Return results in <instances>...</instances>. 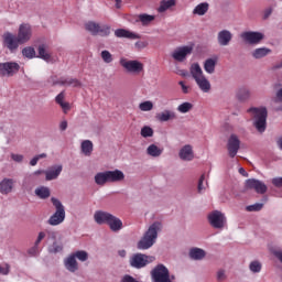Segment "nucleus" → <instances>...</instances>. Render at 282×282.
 I'll return each mask as SVG.
<instances>
[{
	"mask_svg": "<svg viewBox=\"0 0 282 282\" xmlns=\"http://www.w3.org/2000/svg\"><path fill=\"white\" fill-rule=\"evenodd\" d=\"M162 230V223L155 221L153 223L143 237L138 241L137 248L138 250H149V248H153L155 241H158V232Z\"/></svg>",
	"mask_w": 282,
	"mask_h": 282,
	"instance_id": "1",
	"label": "nucleus"
},
{
	"mask_svg": "<svg viewBox=\"0 0 282 282\" xmlns=\"http://www.w3.org/2000/svg\"><path fill=\"white\" fill-rule=\"evenodd\" d=\"M191 76L194 78L198 89L203 91V94H210L213 86L210 85V80L204 75V70H202V66L198 63H194L189 68Z\"/></svg>",
	"mask_w": 282,
	"mask_h": 282,
	"instance_id": "2",
	"label": "nucleus"
},
{
	"mask_svg": "<svg viewBox=\"0 0 282 282\" xmlns=\"http://www.w3.org/2000/svg\"><path fill=\"white\" fill-rule=\"evenodd\" d=\"M124 173L120 170L99 172L95 175V183L98 186H105L107 183L122 182Z\"/></svg>",
	"mask_w": 282,
	"mask_h": 282,
	"instance_id": "3",
	"label": "nucleus"
},
{
	"mask_svg": "<svg viewBox=\"0 0 282 282\" xmlns=\"http://www.w3.org/2000/svg\"><path fill=\"white\" fill-rule=\"evenodd\" d=\"M248 113H250L257 131H259V133H263L267 127L268 109H265V107L250 108Z\"/></svg>",
	"mask_w": 282,
	"mask_h": 282,
	"instance_id": "4",
	"label": "nucleus"
},
{
	"mask_svg": "<svg viewBox=\"0 0 282 282\" xmlns=\"http://www.w3.org/2000/svg\"><path fill=\"white\" fill-rule=\"evenodd\" d=\"M51 202L53 206H55L56 212L50 217L47 220V224L50 226H59V224H63L65 221V207L61 203V200L56 198H51Z\"/></svg>",
	"mask_w": 282,
	"mask_h": 282,
	"instance_id": "5",
	"label": "nucleus"
},
{
	"mask_svg": "<svg viewBox=\"0 0 282 282\" xmlns=\"http://www.w3.org/2000/svg\"><path fill=\"white\" fill-rule=\"evenodd\" d=\"M120 65L128 74H133L134 76H140L144 72V64L138 59L121 58Z\"/></svg>",
	"mask_w": 282,
	"mask_h": 282,
	"instance_id": "6",
	"label": "nucleus"
},
{
	"mask_svg": "<svg viewBox=\"0 0 282 282\" xmlns=\"http://www.w3.org/2000/svg\"><path fill=\"white\" fill-rule=\"evenodd\" d=\"M152 279L155 282H173L175 281V275H171L164 264H159L152 270Z\"/></svg>",
	"mask_w": 282,
	"mask_h": 282,
	"instance_id": "7",
	"label": "nucleus"
},
{
	"mask_svg": "<svg viewBox=\"0 0 282 282\" xmlns=\"http://www.w3.org/2000/svg\"><path fill=\"white\" fill-rule=\"evenodd\" d=\"M153 261H155V257L153 256L135 253L130 258V265L131 268L140 270L142 268H145V265H149V263H153Z\"/></svg>",
	"mask_w": 282,
	"mask_h": 282,
	"instance_id": "8",
	"label": "nucleus"
},
{
	"mask_svg": "<svg viewBox=\"0 0 282 282\" xmlns=\"http://www.w3.org/2000/svg\"><path fill=\"white\" fill-rule=\"evenodd\" d=\"M85 30L95 36L96 34H100L101 36H109L111 34V28L109 25H100L94 21L87 22Z\"/></svg>",
	"mask_w": 282,
	"mask_h": 282,
	"instance_id": "9",
	"label": "nucleus"
},
{
	"mask_svg": "<svg viewBox=\"0 0 282 282\" xmlns=\"http://www.w3.org/2000/svg\"><path fill=\"white\" fill-rule=\"evenodd\" d=\"M19 69H21V66L17 62L0 63V76L10 78L14 76V74H18Z\"/></svg>",
	"mask_w": 282,
	"mask_h": 282,
	"instance_id": "10",
	"label": "nucleus"
},
{
	"mask_svg": "<svg viewBox=\"0 0 282 282\" xmlns=\"http://www.w3.org/2000/svg\"><path fill=\"white\" fill-rule=\"evenodd\" d=\"M208 221L213 228L221 230L226 226V216L219 210H214L208 215Z\"/></svg>",
	"mask_w": 282,
	"mask_h": 282,
	"instance_id": "11",
	"label": "nucleus"
},
{
	"mask_svg": "<svg viewBox=\"0 0 282 282\" xmlns=\"http://www.w3.org/2000/svg\"><path fill=\"white\" fill-rule=\"evenodd\" d=\"M193 54V46H180L172 52V58L176 63H184V61Z\"/></svg>",
	"mask_w": 282,
	"mask_h": 282,
	"instance_id": "12",
	"label": "nucleus"
},
{
	"mask_svg": "<svg viewBox=\"0 0 282 282\" xmlns=\"http://www.w3.org/2000/svg\"><path fill=\"white\" fill-rule=\"evenodd\" d=\"M240 37L242 39V41H245L246 43H249L250 45H257L261 43V41H263V33L247 31V32H242L240 34Z\"/></svg>",
	"mask_w": 282,
	"mask_h": 282,
	"instance_id": "13",
	"label": "nucleus"
},
{
	"mask_svg": "<svg viewBox=\"0 0 282 282\" xmlns=\"http://www.w3.org/2000/svg\"><path fill=\"white\" fill-rule=\"evenodd\" d=\"M246 188H249L250 191H256L259 195H264V193H268V186L265 183L254 180V178H249L246 181Z\"/></svg>",
	"mask_w": 282,
	"mask_h": 282,
	"instance_id": "14",
	"label": "nucleus"
},
{
	"mask_svg": "<svg viewBox=\"0 0 282 282\" xmlns=\"http://www.w3.org/2000/svg\"><path fill=\"white\" fill-rule=\"evenodd\" d=\"M241 141L237 134H231L227 141V151L230 158H235L239 153Z\"/></svg>",
	"mask_w": 282,
	"mask_h": 282,
	"instance_id": "15",
	"label": "nucleus"
},
{
	"mask_svg": "<svg viewBox=\"0 0 282 282\" xmlns=\"http://www.w3.org/2000/svg\"><path fill=\"white\" fill-rule=\"evenodd\" d=\"M3 41H4V45L6 47H8V50H10V52H14V50L19 48V45H23V43H21V41H19V36L7 32L3 34Z\"/></svg>",
	"mask_w": 282,
	"mask_h": 282,
	"instance_id": "16",
	"label": "nucleus"
},
{
	"mask_svg": "<svg viewBox=\"0 0 282 282\" xmlns=\"http://www.w3.org/2000/svg\"><path fill=\"white\" fill-rule=\"evenodd\" d=\"M20 43H28L32 39V26L30 24H21L18 31Z\"/></svg>",
	"mask_w": 282,
	"mask_h": 282,
	"instance_id": "17",
	"label": "nucleus"
},
{
	"mask_svg": "<svg viewBox=\"0 0 282 282\" xmlns=\"http://www.w3.org/2000/svg\"><path fill=\"white\" fill-rule=\"evenodd\" d=\"M217 41H218V45H220V47H226V46L230 45V42L232 41V32H230L228 30H221L217 34Z\"/></svg>",
	"mask_w": 282,
	"mask_h": 282,
	"instance_id": "18",
	"label": "nucleus"
},
{
	"mask_svg": "<svg viewBox=\"0 0 282 282\" xmlns=\"http://www.w3.org/2000/svg\"><path fill=\"white\" fill-rule=\"evenodd\" d=\"M178 158H181L184 162H193V160H195L193 147L189 144L184 145L178 152Z\"/></svg>",
	"mask_w": 282,
	"mask_h": 282,
	"instance_id": "19",
	"label": "nucleus"
},
{
	"mask_svg": "<svg viewBox=\"0 0 282 282\" xmlns=\"http://www.w3.org/2000/svg\"><path fill=\"white\" fill-rule=\"evenodd\" d=\"M155 118L159 122H169L170 120H177V113L173 110L165 109L156 113Z\"/></svg>",
	"mask_w": 282,
	"mask_h": 282,
	"instance_id": "20",
	"label": "nucleus"
},
{
	"mask_svg": "<svg viewBox=\"0 0 282 282\" xmlns=\"http://www.w3.org/2000/svg\"><path fill=\"white\" fill-rule=\"evenodd\" d=\"M61 173H63V165H54L44 172L47 182H52V180H57Z\"/></svg>",
	"mask_w": 282,
	"mask_h": 282,
	"instance_id": "21",
	"label": "nucleus"
},
{
	"mask_svg": "<svg viewBox=\"0 0 282 282\" xmlns=\"http://www.w3.org/2000/svg\"><path fill=\"white\" fill-rule=\"evenodd\" d=\"M111 216L112 214H109L108 212L97 210L94 214V219L96 224H99L100 226H102V224L109 223V220L111 219Z\"/></svg>",
	"mask_w": 282,
	"mask_h": 282,
	"instance_id": "22",
	"label": "nucleus"
},
{
	"mask_svg": "<svg viewBox=\"0 0 282 282\" xmlns=\"http://www.w3.org/2000/svg\"><path fill=\"white\" fill-rule=\"evenodd\" d=\"M39 58H42V61H46V63H50L52 61V54H50V46L47 44H41L37 47Z\"/></svg>",
	"mask_w": 282,
	"mask_h": 282,
	"instance_id": "23",
	"label": "nucleus"
},
{
	"mask_svg": "<svg viewBox=\"0 0 282 282\" xmlns=\"http://www.w3.org/2000/svg\"><path fill=\"white\" fill-rule=\"evenodd\" d=\"M107 226H109L112 232H120V229L122 228V220L112 215L110 216V220H108Z\"/></svg>",
	"mask_w": 282,
	"mask_h": 282,
	"instance_id": "24",
	"label": "nucleus"
},
{
	"mask_svg": "<svg viewBox=\"0 0 282 282\" xmlns=\"http://www.w3.org/2000/svg\"><path fill=\"white\" fill-rule=\"evenodd\" d=\"M270 54H272V50L268 47H260L252 51L251 56L259 61L261 58H265V56H270Z\"/></svg>",
	"mask_w": 282,
	"mask_h": 282,
	"instance_id": "25",
	"label": "nucleus"
},
{
	"mask_svg": "<svg viewBox=\"0 0 282 282\" xmlns=\"http://www.w3.org/2000/svg\"><path fill=\"white\" fill-rule=\"evenodd\" d=\"M80 151L83 155L89 158L94 153V142L90 140H84L80 144Z\"/></svg>",
	"mask_w": 282,
	"mask_h": 282,
	"instance_id": "26",
	"label": "nucleus"
},
{
	"mask_svg": "<svg viewBox=\"0 0 282 282\" xmlns=\"http://www.w3.org/2000/svg\"><path fill=\"white\" fill-rule=\"evenodd\" d=\"M115 36H117V39H132V40L140 39V36H138V34H135L131 31L124 30V29L116 30Z\"/></svg>",
	"mask_w": 282,
	"mask_h": 282,
	"instance_id": "27",
	"label": "nucleus"
},
{
	"mask_svg": "<svg viewBox=\"0 0 282 282\" xmlns=\"http://www.w3.org/2000/svg\"><path fill=\"white\" fill-rule=\"evenodd\" d=\"M162 153H164V148H160L154 143L147 148V155H150V158H160Z\"/></svg>",
	"mask_w": 282,
	"mask_h": 282,
	"instance_id": "28",
	"label": "nucleus"
},
{
	"mask_svg": "<svg viewBox=\"0 0 282 282\" xmlns=\"http://www.w3.org/2000/svg\"><path fill=\"white\" fill-rule=\"evenodd\" d=\"M64 265L68 272H76V270H78V262L76 261L74 254L65 259Z\"/></svg>",
	"mask_w": 282,
	"mask_h": 282,
	"instance_id": "29",
	"label": "nucleus"
},
{
	"mask_svg": "<svg viewBox=\"0 0 282 282\" xmlns=\"http://www.w3.org/2000/svg\"><path fill=\"white\" fill-rule=\"evenodd\" d=\"M217 57L207 58L204 62V69L207 74H215V67H217Z\"/></svg>",
	"mask_w": 282,
	"mask_h": 282,
	"instance_id": "30",
	"label": "nucleus"
},
{
	"mask_svg": "<svg viewBox=\"0 0 282 282\" xmlns=\"http://www.w3.org/2000/svg\"><path fill=\"white\" fill-rule=\"evenodd\" d=\"M55 85H64L65 87H80V80L76 78H62Z\"/></svg>",
	"mask_w": 282,
	"mask_h": 282,
	"instance_id": "31",
	"label": "nucleus"
},
{
	"mask_svg": "<svg viewBox=\"0 0 282 282\" xmlns=\"http://www.w3.org/2000/svg\"><path fill=\"white\" fill-rule=\"evenodd\" d=\"M55 102H57V105H59L62 107L64 113H67V111H69V109H70L69 102L65 101V93L64 91L59 93L56 96Z\"/></svg>",
	"mask_w": 282,
	"mask_h": 282,
	"instance_id": "32",
	"label": "nucleus"
},
{
	"mask_svg": "<svg viewBox=\"0 0 282 282\" xmlns=\"http://www.w3.org/2000/svg\"><path fill=\"white\" fill-rule=\"evenodd\" d=\"M12 186H13L12 180L4 178L0 183V193H2V195H8V193H12Z\"/></svg>",
	"mask_w": 282,
	"mask_h": 282,
	"instance_id": "33",
	"label": "nucleus"
},
{
	"mask_svg": "<svg viewBox=\"0 0 282 282\" xmlns=\"http://www.w3.org/2000/svg\"><path fill=\"white\" fill-rule=\"evenodd\" d=\"M250 89L248 88H240L237 90L236 94V98L240 101V102H246V100H250Z\"/></svg>",
	"mask_w": 282,
	"mask_h": 282,
	"instance_id": "34",
	"label": "nucleus"
},
{
	"mask_svg": "<svg viewBox=\"0 0 282 282\" xmlns=\"http://www.w3.org/2000/svg\"><path fill=\"white\" fill-rule=\"evenodd\" d=\"M209 8H210V4H208V2L199 3L194 8L193 14H197V17H204V14L208 12Z\"/></svg>",
	"mask_w": 282,
	"mask_h": 282,
	"instance_id": "35",
	"label": "nucleus"
},
{
	"mask_svg": "<svg viewBox=\"0 0 282 282\" xmlns=\"http://www.w3.org/2000/svg\"><path fill=\"white\" fill-rule=\"evenodd\" d=\"M177 2L175 0H162L160 2V7L158 8V12H166V10H171Z\"/></svg>",
	"mask_w": 282,
	"mask_h": 282,
	"instance_id": "36",
	"label": "nucleus"
},
{
	"mask_svg": "<svg viewBox=\"0 0 282 282\" xmlns=\"http://www.w3.org/2000/svg\"><path fill=\"white\" fill-rule=\"evenodd\" d=\"M138 20L140 21V23H142V25H151V23L155 21V15L142 13L138 15Z\"/></svg>",
	"mask_w": 282,
	"mask_h": 282,
	"instance_id": "37",
	"label": "nucleus"
},
{
	"mask_svg": "<svg viewBox=\"0 0 282 282\" xmlns=\"http://www.w3.org/2000/svg\"><path fill=\"white\" fill-rule=\"evenodd\" d=\"M189 257L196 261H199L206 257V251L199 248H194L189 251Z\"/></svg>",
	"mask_w": 282,
	"mask_h": 282,
	"instance_id": "38",
	"label": "nucleus"
},
{
	"mask_svg": "<svg viewBox=\"0 0 282 282\" xmlns=\"http://www.w3.org/2000/svg\"><path fill=\"white\" fill-rule=\"evenodd\" d=\"M35 195L40 197V199H47V197H50L51 195L50 187H46V186L37 187L35 189Z\"/></svg>",
	"mask_w": 282,
	"mask_h": 282,
	"instance_id": "39",
	"label": "nucleus"
},
{
	"mask_svg": "<svg viewBox=\"0 0 282 282\" xmlns=\"http://www.w3.org/2000/svg\"><path fill=\"white\" fill-rule=\"evenodd\" d=\"M176 111H178V113H188L189 111H193V104L185 101L177 106Z\"/></svg>",
	"mask_w": 282,
	"mask_h": 282,
	"instance_id": "40",
	"label": "nucleus"
},
{
	"mask_svg": "<svg viewBox=\"0 0 282 282\" xmlns=\"http://www.w3.org/2000/svg\"><path fill=\"white\" fill-rule=\"evenodd\" d=\"M22 56L25 58H35L36 57V51L34 47L26 46L22 50Z\"/></svg>",
	"mask_w": 282,
	"mask_h": 282,
	"instance_id": "41",
	"label": "nucleus"
},
{
	"mask_svg": "<svg viewBox=\"0 0 282 282\" xmlns=\"http://www.w3.org/2000/svg\"><path fill=\"white\" fill-rule=\"evenodd\" d=\"M205 181H206V176L203 174L198 181V186H197L198 193H204V191H206V188H208V182H205Z\"/></svg>",
	"mask_w": 282,
	"mask_h": 282,
	"instance_id": "42",
	"label": "nucleus"
},
{
	"mask_svg": "<svg viewBox=\"0 0 282 282\" xmlns=\"http://www.w3.org/2000/svg\"><path fill=\"white\" fill-rule=\"evenodd\" d=\"M73 257L78 259V261H87L89 259V253H87V251L80 250L73 253Z\"/></svg>",
	"mask_w": 282,
	"mask_h": 282,
	"instance_id": "43",
	"label": "nucleus"
},
{
	"mask_svg": "<svg viewBox=\"0 0 282 282\" xmlns=\"http://www.w3.org/2000/svg\"><path fill=\"white\" fill-rule=\"evenodd\" d=\"M140 111H153V101L148 100L139 105Z\"/></svg>",
	"mask_w": 282,
	"mask_h": 282,
	"instance_id": "44",
	"label": "nucleus"
},
{
	"mask_svg": "<svg viewBox=\"0 0 282 282\" xmlns=\"http://www.w3.org/2000/svg\"><path fill=\"white\" fill-rule=\"evenodd\" d=\"M261 268H262L261 262H259L257 260L250 262V264H249V269L251 272H253V274L261 272Z\"/></svg>",
	"mask_w": 282,
	"mask_h": 282,
	"instance_id": "45",
	"label": "nucleus"
},
{
	"mask_svg": "<svg viewBox=\"0 0 282 282\" xmlns=\"http://www.w3.org/2000/svg\"><path fill=\"white\" fill-rule=\"evenodd\" d=\"M100 56L104 63H113V55L109 51H102Z\"/></svg>",
	"mask_w": 282,
	"mask_h": 282,
	"instance_id": "46",
	"label": "nucleus"
},
{
	"mask_svg": "<svg viewBox=\"0 0 282 282\" xmlns=\"http://www.w3.org/2000/svg\"><path fill=\"white\" fill-rule=\"evenodd\" d=\"M142 138H153V130L151 127L145 126L141 129Z\"/></svg>",
	"mask_w": 282,
	"mask_h": 282,
	"instance_id": "47",
	"label": "nucleus"
},
{
	"mask_svg": "<svg viewBox=\"0 0 282 282\" xmlns=\"http://www.w3.org/2000/svg\"><path fill=\"white\" fill-rule=\"evenodd\" d=\"M45 158H47L46 153H42L39 155H35L31 161H30V165L31 166H36V164H39V160H45Z\"/></svg>",
	"mask_w": 282,
	"mask_h": 282,
	"instance_id": "48",
	"label": "nucleus"
},
{
	"mask_svg": "<svg viewBox=\"0 0 282 282\" xmlns=\"http://www.w3.org/2000/svg\"><path fill=\"white\" fill-rule=\"evenodd\" d=\"M261 208H263V204L258 203V204L248 206V207H247V210H248L249 213H254V212L261 210Z\"/></svg>",
	"mask_w": 282,
	"mask_h": 282,
	"instance_id": "49",
	"label": "nucleus"
},
{
	"mask_svg": "<svg viewBox=\"0 0 282 282\" xmlns=\"http://www.w3.org/2000/svg\"><path fill=\"white\" fill-rule=\"evenodd\" d=\"M0 274H3V275L10 274V264L8 263L0 264Z\"/></svg>",
	"mask_w": 282,
	"mask_h": 282,
	"instance_id": "50",
	"label": "nucleus"
},
{
	"mask_svg": "<svg viewBox=\"0 0 282 282\" xmlns=\"http://www.w3.org/2000/svg\"><path fill=\"white\" fill-rule=\"evenodd\" d=\"M271 184H273L275 188H282V177L272 178Z\"/></svg>",
	"mask_w": 282,
	"mask_h": 282,
	"instance_id": "51",
	"label": "nucleus"
},
{
	"mask_svg": "<svg viewBox=\"0 0 282 282\" xmlns=\"http://www.w3.org/2000/svg\"><path fill=\"white\" fill-rule=\"evenodd\" d=\"M45 237H47V231H40L35 240V246H39Z\"/></svg>",
	"mask_w": 282,
	"mask_h": 282,
	"instance_id": "52",
	"label": "nucleus"
},
{
	"mask_svg": "<svg viewBox=\"0 0 282 282\" xmlns=\"http://www.w3.org/2000/svg\"><path fill=\"white\" fill-rule=\"evenodd\" d=\"M29 254L31 257H36V254H39V245H36V242L31 249H29Z\"/></svg>",
	"mask_w": 282,
	"mask_h": 282,
	"instance_id": "53",
	"label": "nucleus"
},
{
	"mask_svg": "<svg viewBox=\"0 0 282 282\" xmlns=\"http://www.w3.org/2000/svg\"><path fill=\"white\" fill-rule=\"evenodd\" d=\"M178 85L181 86L183 94H188L191 91V86L186 85V83L180 82Z\"/></svg>",
	"mask_w": 282,
	"mask_h": 282,
	"instance_id": "54",
	"label": "nucleus"
},
{
	"mask_svg": "<svg viewBox=\"0 0 282 282\" xmlns=\"http://www.w3.org/2000/svg\"><path fill=\"white\" fill-rule=\"evenodd\" d=\"M217 281H219V282L226 281V271L218 270V272H217Z\"/></svg>",
	"mask_w": 282,
	"mask_h": 282,
	"instance_id": "55",
	"label": "nucleus"
},
{
	"mask_svg": "<svg viewBox=\"0 0 282 282\" xmlns=\"http://www.w3.org/2000/svg\"><path fill=\"white\" fill-rule=\"evenodd\" d=\"M62 250H63V246L55 242L53 243L51 252H61Z\"/></svg>",
	"mask_w": 282,
	"mask_h": 282,
	"instance_id": "56",
	"label": "nucleus"
},
{
	"mask_svg": "<svg viewBox=\"0 0 282 282\" xmlns=\"http://www.w3.org/2000/svg\"><path fill=\"white\" fill-rule=\"evenodd\" d=\"M56 235H57L56 231L46 230V237H47V239H56Z\"/></svg>",
	"mask_w": 282,
	"mask_h": 282,
	"instance_id": "57",
	"label": "nucleus"
},
{
	"mask_svg": "<svg viewBox=\"0 0 282 282\" xmlns=\"http://www.w3.org/2000/svg\"><path fill=\"white\" fill-rule=\"evenodd\" d=\"M274 257H276V259L280 260V262L282 263V249H276L273 251Z\"/></svg>",
	"mask_w": 282,
	"mask_h": 282,
	"instance_id": "58",
	"label": "nucleus"
},
{
	"mask_svg": "<svg viewBox=\"0 0 282 282\" xmlns=\"http://www.w3.org/2000/svg\"><path fill=\"white\" fill-rule=\"evenodd\" d=\"M11 159H12L14 162H23V155H21V154H12V155H11Z\"/></svg>",
	"mask_w": 282,
	"mask_h": 282,
	"instance_id": "59",
	"label": "nucleus"
},
{
	"mask_svg": "<svg viewBox=\"0 0 282 282\" xmlns=\"http://www.w3.org/2000/svg\"><path fill=\"white\" fill-rule=\"evenodd\" d=\"M43 173H45L44 170H37V171H35V172H33V173L31 174V177H34V176H36V175H43Z\"/></svg>",
	"mask_w": 282,
	"mask_h": 282,
	"instance_id": "60",
	"label": "nucleus"
},
{
	"mask_svg": "<svg viewBox=\"0 0 282 282\" xmlns=\"http://www.w3.org/2000/svg\"><path fill=\"white\" fill-rule=\"evenodd\" d=\"M61 131H65L67 129V121H62L59 124Z\"/></svg>",
	"mask_w": 282,
	"mask_h": 282,
	"instance_id": "61",
	"label": "nucleus"
},
{
	"mask_svg": "<svg viewBox=\"0 0 282 282\" xmlns=\"http://www.w3.org/2000/svg\"><path fill=\"white\" fill-rule=\"evenodd\" d=\"M239 173H240L241 175H243L245 177H248V172H246V170H245L243 167H240V169H239Z\"/></svg>",
	"mask_w": 282,
	"mask_h": 282,
	"instance_id": "62",
	"label": "nucleus"
},
{
	"mask_svg": "<svg viewBox=\"0 0 282 282\" xmlns=\"http://www.w3.org/2000/svg\"><path fill=\"white\" fill-rule=\"evenodd\" d=\"M276 145L280 149V151H282V138L276 140Z\"/></svg>",
	"mask_w": 282,
	"mask_h": 282,
	"instance_id": "63",
	"label": "nucleus"
},
{
	"mask_svg": "<svg viewBox=\"0 0 282 282\" xmlns=\"http://www.w3.org/2000/svg\"><path fill=\"white\" fill-rule=\"evenodd\" d=\"M118 254H119V257L124 258V257H127V251L126 250H119Z\"/></svg>",
	"mask_w": 282,
	"mask_h": 282,
	"instance_id": "64",
	"label": "nucleus"
}]
</instances>
